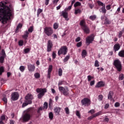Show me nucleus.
Masks as SVG:
<instances>
[{
  "instance_id": "1",
  "label": "nucleus",
  "mask_w": 124,
  "mask_h": 124,
  "mask_svg": "<svg viewBox=\"0 0 124 124\" xmlns=\"http://www.w3.org/2000/svg\"><path fill=\"white\" fill-rule=\"evenodd\" d=\"M7 2H0V14H2V17L0 19L2 24H5L7 21L10 19L11 16L13 15V10L9 7L6 6Z\"/></svg>"
},
{
  "instance_id": "2",
  "label": "nucleus",
  "mask_w": 124,
  "mask_h": 124,
  "mask_svg": "<svg viewBox=\"0 0 124 124\" xmlns=\"http://www.w3.org/2000/svg\"><path fill=\"white\" fill-rule=\"evenodd\" d=\"M33 99V96L32 94L31 93H28L27 95L25 96V103H23L22 104V108H24V107H26V106H28L29 104H31L32 103V100Z\"/></svg>"
},
{
  "instance_id": "3",
  "label": "nucleus",
  "mask_w": 124,
  "mask_h": 124,
  "mask_svg": "<svg viewBox=\"0 0 124 124\" xmlns=\"http://www.w3.org/2000/svg\"><path fill=\"white\" fill-rule=\"evenodd\" d=\"M32 110V108H29L25 111V113L22 117L23 122H29L31 120V112Z\"/></svg>"
},
{
  "instance_id": "4",
  "label": "nucleus",
  "mask_w": 124,
  "mask_h": 124,
  "mask_svg": "<svg viewBox=\"0 0 124 124\" xmlns=\"http://www.w3.org/2000/svg\"><path fill=\"white\" fill-rule=\"evenodd\" d=\"M37 93H38V98L41 99L43 97V96L46 93H47V89L46 88H37L36 90Z\"/></svg>"
},
{
  "instance_id": "5",
  "label": "nucleus",
  "mask_w": 124,
  "mask_h": 124,
  "mask_svg": "<svg viewBox=\"0 0 124 124\" xmlns=\"http://www.w3.org/2000/svg\"><path fill=\"white\" fill-rule=\"evenodd\" d=\"M59 91L61 93H62L65 96L69 95V90L67 87H63L62 86H59Z\"/></svg>"
},
{
  "instance_id": "6",
  "label": "nucleus",
  "mask_w": 124,
  "mask_h": 124,
  "mask_svg": "<svg viewBox=\"0 0 124 124\" xmlns=\"http://www.w3.org/2000/svg\"><path fill=\"white\" fill-rule=\"evenodd\" d=\"M44 32L47 36H51L54 33L53 28L49 27H46L44 28Z\"/></svg>"
},
{
  "instance_id": "7",
  "label": "nucleus",
  "mask_w": 124,
  "mask_h": 124,
  "mask_svg": "<svg viewBox=\"0 0 124 124\" xmlns=\"http://www.w3.org/2000/svg\"><path fill=\"white\" fill-rule=\"evenodd\" d=\"M113 65H114L115 68H116L118 71H122V63L119 59L114 60L113 62Z\"/></svg>"
},
{
  "instance_id": "8",
  "label": "nucleus",
  "mask_w": 124,
  "mask_h": 124,
  "mask_svg": "<svg viewBox=\"0 0 124 124\" xmlns=\"http://www.w3.org/2000/svg\"><path fill=\"white\" fill-rule=\"evenodd\" d=\"M67 50L68 49L66 46H62L58 52V56H61V55H66Z\"/></svg>"
},
{
  "instance_id": "9",
  "label": "nucleus",
  "mask_w": 124,
  "mask_h": 124,
  "mask_svg": "<svg viewBox=\"0 0 124 124\" xmlns=\"http://www.w3.org/2000/svg\"><path fill=\"white\" fill-rule=\"evenodd\" d=\"M82 105L84 106H90L91 105V99L88 98H84L81 101Z\"/></svg>"
},
{
  "instance_id": "10",
  "label": "nucleus",
  "mask_w": 124,
  "mask_h": 124,
  "mask_svg": "<svg viewBox=\"0 0 124 124\" xmlns=\"http://www.w3.org/2000/svg\"><path fill=\"white\" fill-rule=\"evenodd\" d=\"M94 39V36H93V34L88 36L86 38V44H88V45H90L92 42L93 41V40Z\"/></svg>"
},
{
  "instance_id": "11",
  "label": "nucleus",
  "mask_w": 124,
  "mask_h": 124,
  "mask_svg": "<svg viewBox=\"0 0 124 124\" xmlns=\"http://www.w3.org/2000/svg\"><path fill=\"white\" fill-rule=\"evenodd\" d=\"M19 98V93L17 92H14L11 94V99L13 101H16Z\"/></svg>"
},
{
  "instance_id": "12",
  "label": "nucleus",
  "mask_w": 124,
  "mask_h": 124,
  "mask_svg": "<svg viewBox=\"0 0 124 124\" xmlns=\"http://www.w3.org/2000/svg\"><path fill=\"white\" fill-rule=\"evenodd\" d=\"M52 47H53V42L51 40H48L47 44V51L51 52L52 51Z\"/></svg>"
},
{
  "instance_id": "13",
  "label": "nucleus",
  "mask_w": 124,
  "mask_h": 124,
  "mask_svg": "<svg viewBox=\"0 0 124 124\" xmlns=\"http://www.w3.org/2000/svg\"><path fill=\"white\" fill-rule=\"evenodd\" d=\"M27 66L29 72H33L35 70V66L34 64H28Z\"/></svg>"
},
{
  "instance_id": "14",
  "label": "nucleus",
  "mask_w": 124,
  "mask_h": 124,
  "mask_svg": "<svg viewBox=\"0 0 124 124\" xmlns=\"http://www.w3.org/2000/svg\"><path fill=\"white\" fill-rule=\"evenodd\" d=\"M53 70V66L50 65L48 67V71H47V78L50 79L51 78V72H52V70Z\"/></svg>"
},
{
  "instance_id": "15",
  "label": "nucleus",
  "mask_w": 124,
  "mask_h": 124,
  "mask_svg": "<svg viewBox=\"0 0 124 124\" xmlns=\"http://www.w3.org/2000/svg\"><path fill=\"white\" fill-rule=\"evenodd\" d=\"M81 29L84 32H85V33H87V34L90 33V28H89L88 25H85L83 27H81Z\"/></svg>"
},
{
  "instance_id": "16",
  "label": "nucleus",
  "mask_w": 124,
  "mask_h": 124,
  "mask_svg": "<svg viewBox=\"0 0 124 124\" xmlns=\"http://www.w3.org/2000/svg\"><path fill=\"white\" fill-rule=\"evenodd\" d=\"M61 16H63L66 21H68V14L66 12L62 11Z\"/></svg>"
},
{
  "instance_id": "17",
  "label": "nucleus",
  "mask_w": 124,
  "mask_h": 124,
  "mask_svg": "<svg viewBox=\"0 0 124 124\" xmlns=\"http://www.w3.org/2000/svg\"><path fill=\"white\" fill-rule=\"evenodd\" d=\"M61 110H62V108L60 107L54 108V111L55 114H56V115L58 116L59 115H60V113L61 112Z\"/></svg>"
},
{
  "instance_id": "18",
  "label": "nucleus",
  "mask_w": 124,
  "mask_h": 124,
  "mask_svg": "<svg viewBox=\"0 0 124 124\" xmlns=\"http://www.w3.org/2000/svg\"><path fill=\"white\" fill-rule=\"evenodd\" d=\"M105 83L103 81L98 82L95 86V88H101V87H104Z\"/></svg>"
},
{
  "instance_id": "19",
  "label": "nucleus",
  "mask_w": 124,
  "mask_h": 124,
  "mask_svg": "<svg viewBox=\"0 0 124 124\" xmlns=\"http://www.w3.org/2000/svg\"><path fill=\"white\" fill-rule=\"evenodd\" d=\"M121 48V46L120 44H116L114 45L113 47V50L114 51L117 52V51H119Z\"/></svg>"
},
{
  "instance_id": "20",
  "label": "nucleus",
  "mask_w": 124,
  "mask_h": 124,
  "mask_svg": "<svg viewBox=\"0 0 124 124\" xmlns=\"http://www.w3.org/2000/svg\"><path fill=\"white\" fill-rule=\"evenodd\" d=\"M29 34L30 33L29 32V31H25L24 32V34L22 35L23 38H24V39H27V38L29 37Z\"/></svg>"
},
{
  "instance_id": "21",
  "label": "nucleus",
  "mask_w": 124,
  "mask_h": 124,
  "mask_svg": "<svg viewBox=\"0 0 124 124\" xmlns=\"http://www.w3.org/2000/svg\"><path fill=\"white\" fill-rule=\"evenodd\" d=\"M79 25L81 28H83V27L87 26V25H86V21H85V19L81 20L79 23Z\"/></svg>"
},
{
  "instance_id": "22",
  "label": "nucleus",
  "mask_w": 124,
  "mask_h": 124,
  "mask_svg": "<svg viewBox=\"0 0 124 124\" xmlns=\"http://www.w3.org/2000/svg\"><path fill=\"white\" fill-rule=\"evenodd\" d=\"M113 94L114 93H113V92L110 91L108 96V99H112V97H113Z\"/></svg>"
},
{
  "instance_id": "23",
  "label": "nucleus",
  "mask_w": 124,
  "mask_h": 124,
  "mask_svg": "<svg viewBox=\"0 0 124 124\" xmlns=\"http://www.w3.org/2000/svg\"><path fill=\"white\" fill-rule=\"evenodd\" d=\"M86 55H87V51H86V50L85 49L83 50L81 53L82 58H86Z\"/></svg>"
},
{
  "instance_id": "24",
  "label": "nucleus",
  "mask_w": 124,
  "mask_h": 124,
  "mask_svg": "<svg viewBox=\"0 0 124 124\" xmlns=\"http://www.w3.org/2000/svg\"><path fill=\"white\" fill-rule=\"evenodd\" d=\"M118 56H119V57H121V58H124V49L123 50L120 51L118 53Z\"/></svg>"
},
{
  "instance_id": "25",
  "label": "nucleus",
  "mask_w": 124,
  "mask_h": 124,
  "mask_svg": "<svg viewBox=\"0 0 124 124\" xmlns=\"http://www.w3.org/2000/svg\"><path fill=\"white\" fill-rule=\"evenodd\" d=\"M22 27H23V25H22V24L21 23L18 24V25L16 27V33L18 32V31H19V29H21Z\"/></svg>"
},
{
  "instance_id": "26",
  "label": "nucleus",
  "mask_w": 124,
  "mask_h": 124,
  "mask_svg": "<svg viewBox=\"0 0 124 124\" xmlns=\"http://www.w3.org/2000/svg\"><path fill=\"white\" fill-rule=\"evenodd\" d=\"M34 76L35 78H36V79H38V78H40V74L38 73H35L34 74Z\"/></svg>"
},
{
  "instance_id": "27",
  "label": "nucleus",
  "mask_w": 124,
  "mask_h": 124,
  "mask_svg": "<svg viewBox=\"0 0 124 124\" xmlns=\"http://www.w3.org/2000/svg\"><path fill=\"white\" fill-rule=\"evenodd\" d=\"M89 18L90 20H92V21H94L95 19H96V16L93 15V16H91L89 17Z\"/></svg>"
},
{
  "instance_id": "28",
  "label": "nucleus",
  "mask_w": 124,
  "mask_h": 124,
  "mask_svg": "<svg viewBox=\"0 0 124 124\" xmlns=\"http://www.w3.org/2000/svg\"><path fill=\"white\" fill-rule=\"evenodd\" d=\"M70 58V56L69 55H67L64 59L63 60V62H67V61H68L69 60V58Z\"/></svg>"
},
{
  "instance_id": "29",
  "label": "nucleus",
  "mask_w": 124,
  "mask_h": 124,
  "mask_svg": "<svg viewBox=\"0 0 124 124\" xmlns=\"http://www.w3.org/2000/svg\"><path fill=\"white\" fill-rule=\"evenodd\" d=\"M81 12V10L78 9L75 10V14L76 15H77V14H80Z\"/></svg>"
},
{
  "instance_id": "30",
  "label": "nucleus",
  "mask_w": 124,
  "mask_h": 124,
  "mask_svg": "<svg viewBox=\"0 0 124 124\" xmlns=\"http://www.w3.org/2000/svg\"><path fill=\"white\" fill-rule=\"evenodd\" d=\"M98 5H99L100 6H103V7L104 6H105V4L104 3H103V2L100 1H97Z\"/></svg>"
},
{
  "instance_id": "31",
  "label": "nucleus",
  "mask_w": 124,
  "mask_h": 124,
  "mask_svg": "<svg viewBox=\"0 0 124 124\" xmlns=\"http://www.w3.org/2000/svg\"><path fill=\"white\" fill-rule=\"evenodd\" d=\"M48 117L50 120H53V118H54V114H53V112H50L49 113Z\"/></svg>"
},
{
  "instance_id": "32",
  "label": "nucleus",
  "mask_w": 124,
  "mask_h": 124,
  "mask_svg": "<svg viewBox=\"0 0 124 124\" xmlns=\"http://www.w3.org/2000/svg\"><path fill=\"white\" fill-rule=\"evenodd\" d=\"M4 72V67L3 66L0 67V75H1Z\"/></svg>"
},
{
  "instance_id": "33",
  "label": "nucleus",
  "mask_w": 124,
  "mask_h": 124,
  "mask_svg": "<svg viewBox=\"0 0 124 124\" xmlns=\"http://www.w3.org/2000/svg\"><path fill=\"white\" fill-rule=\"evenodd\" d=\"M101 12H102V13H104V14H105L106 13V9H105V6L104 7H102L101 8Z\"/></svg>"
},
{
  "instance_id": "34",
  "label": "nucleus",
  "mask_w": 124,
  "mask_h": 124,
  "mask_svg": "<svg viewBox=\"0 0 124 124\" xmlns=\"http://www.w3.org/2000/svg\"><path fill=\"white\" fill-rule=\"evenodd\" d=\"M30 51H31V48H27L24 49L25 54H28V53H30Z\"/></svg>"
},
{
  "instance_id": "35",
  "label": "nucleus",
  "mask_w": 124,
  "mask_h": 124,
  "mask_svg": "<svg viewBox=\"0 0 124 124\" xmlns=\"http://www.w3.org/2000/svg\"><path fill=\"white\" fill-rule=\"evenodd\" d=\"M58 74H59V76H62V68H59L58 70Z\"/></svg>"
},
{
  "instance_id": "36",
  "label": "nucleus",
  "mask_w": 124,
  "mask_h": 124,
  "mask_svg": "<svg viewBox=\"0 0 124 124\" xmlns=\"http://www.w3.org/2000/svg\"><path fill=\"white\" fill-rule=\"evenodd\" d=\"M5 56H0V63H3V62H4V58Z\"/></svg>"
},
{
  "instance_id": "37",
  "label": "nucleus",
  "mask_w": 124,
  "mask_h": 124,
  "mask_svg": "<svg viewBox=\"0 0 124 124\" xmlns=\"http://www.w3.org/2000/svg\"><path fill=\"white\" fill-rule=\"evenodd\" d=\"M28 32H32L33 31V26H31L28 29V31H27Z\"/></svg>"
},
{
  "instance_id": "38",
  "label": "nucleus",
  "mask_w": 124,
  "mask_h": 124,
  "mask_svg": "<svg viewBox=\"0 0 124 124\" xmlns=\"http://www.w3.org/2000/svg\"><path fill=\"white\" fill-rule=\"evenodd\" d=\"M58 28L59 24H58L57 23H54L53 25V28L54 29V30H57V29H58Z\"/></svg>"
},
{
  "instance_id": "39",
  "label": "nucleus",
  "mask_w": 124,
  "mask_h": 124,
  "mask_svg": "<svg viewBox=\"0 0 124 124\" xmlns=\"http://www.w3.org/2000/svg\"><path fill=\"white\" fill-rule=\"evenodd\" d=\"M52 105H53V100H52V99H49V108H51V107H52Z\"/></svg>"
},
{
  "instance_id": "40",
  "label": "nucleus",
  "mask_w": 124,
  "mask_h": 124,
  "mask_svg": "<svg viewBox=\"0 0 124 124\" xmlns=\"http://www.w3.org/2000/svg\"><path fill=\"white\" fill-rule=\"evenodd\" d=\"M18 45L19 46H23L24 45V41L22 40L19 41Z\"/></svg>"
},
{
  "instance_id": "41",
  "label": "nucleus",
  "mask_w": 124,
  "mask_h": 124,
  "mask_svg": "<svg viewBox=\"0 0 124 124\" xmlns=\"http://www.w3.org/2000/svg\"><path fill=\"white\" fill-rule=\"evenodd\" d=\"M94 66L95 67H98L99 66V63L97 60L95 61Z\"/></svg>"
},
{
  "instance_id": "42",
  "label": "nucleus",
  "mask_w": 124,
  "mask_h": 124,
  "mask_svg": "<svg viewBox=\"0 0 124 124\" xmlns=\"http://www.w3.org/2000/svg\"><path fill=\"white\" fill-rule=\"evenodd\" d=\"M47 108H48V103H47V102H45L43 109H47Z\"/></svg>"
},
{
  "instance_id": "43",
  "label": "nucleus",
  "mask_w": 124,
  "mask_h": 124,
  "mask_svg": "<svg viewBox=\"0 0 124 124\" xmlns=\"http://www.w3.org/2000/svg\"><path fill=\"white\" fill-rule=\"evenodd\" d=\"M25 67L24 66H20L19 67V70L21 72H23V71H25Z\"/></svg>"
},
{
  "instance_id": "44",
  "label": "nucleus",
  "mask_w": 124,
  "mask_h": 124,
  "mask_svg": "<svg viewBox=\"0 0 124 124\" xmlns=\"http://www.w3.org/2000/svg\"><path fill=\"white\" fill-rule=\"evenodd\" d=\"M124 74H121L119 75V80H124Z\"/></svg>"
},
{
  "instance_id": "45",
  "label": "nucleus",
  "mask_w": 124,
  "mask_h": 124,
  "mask_svg": "<svg viewBox=\"0 0 124 124\" xmlns=\"http://www.w3.org/2000/svg\"><path fill=\"white\" fill-rule=\"evenodd\" d=\"M65 112L67 115H69V108H65Z\"/></svg>"
},
{
  "instance_id": "46",
  "label": "nucleus",
  "mask_w": 124,
  "mask_h": 124,
  "mask_svg": "<svg viewBox=\"0 0 124 124\" xmlns=\"http://www.w3.org/2000/svg\"><path fill=\"white\" fill-rule=\"evenodd\" d=\"M80 5H81V3L80 2H77L74 4L75 7H77V6H80Z\"/></svg>"
},
{
  "instance_id": "47",
  "label": "nucleus",
  "mask_w": 124,
  "mask_h": 124,
  "mask_svg": "<svg viewBox=\"0 0 124 124\" xmlns=\"http://www.w3.org/2000/svg\"><path fill=\"white\" fill-rule=\"evenodd\" d=\"M42 11H43V10L42 9H38L37 10V16H39V14H40V13H41V12H42Z\"/></svg>"
},
{
  "instance_id": "48",
  "label": "nucleus",
  "mask_w": 124,
  "mask_h": 124,
  "mask_svg": "<svg viewBox=\"0 0 124 124\" xmlns=\"http://www.w3.org/2000/svg\"><path fill=\"white\" fill-rule=\"evenodd\" d=\"M88 5L90 7V8H91V9H93V7H94V4L88 3Z\"/></svg>"
},
{
  "instance_id": "49",
  "label": "nucleus",
  "mask_w": 124,
  "mask_h": 124,
  "mask_svg": "<svg viewBox=\"0 0 124 124\" xmlns=\"http://www.w3.org/2000/svg\"><path fill=\"white\" fill-rule=\"evenodd\" d=\"M76 114L79 119H81V115L80 114V112H79V111L77 110Z\"/></svg>"
},
{
  "instance_id": "50",
  "label": "nucleus",
  "mask_w": 124,
  "mask_h": 124,
  "mask_svg": "<svg viewBox=\"0 0 124 124\" xmlns=\"http://www.w3.org/2000/svg\"><path fill=\"white\" fill-rule=\"evenodd\" d=\"M43 109H44L43 108L40 107L38 109L37 113H38L39 114H40V112H41V111H42V110H43Z\"/></svg>"
},
{
  "instance_id": "51",
  "label": "nucleus",
  "mask_w": 124,
  "mask_h": 124,
  "mask_svg": "<svg viewBox=\"0 0 124 124\" xmlns=\"http://www.w3.org/2000/svg\"><path fill=\"white\" fill-rule=\"evenodd\" d=\"M1 54H2V56L6 57V55L5 54V51H4V49H2Z\"/></svg>"
},
{
  "instance_id": "52",
  "label": "nucleus",
  "mask_w": 124,
  "mask_h": 124,
  "mask_svg": "<svg viewBox=\"0 0 124 124\" xmlns=\"http://www.w3.org/2000/svg\"><path fill=\"white\" fill-rule=\"evenodd\" d=\"M105 23L107 24V25H110V24H111V22H110V21H109V20H108V19L106 18Z\"/></svg>"
},
{
  "instance_id": "53",
  "label": "nucleus",
  "mask_w": 124,
  "mask_h": 124,
  "mask_svg": "<svg viewBox=\"0 0 124 124\" xmlns=\"http://www.w3.org/2000/svg\"><path fill=\"white\" fill-rule=\"evenodd\" d=\"M103 99V96L102 95H99L98 97V99L100 101H101L102 99Z\"/></svg>"
},
{
  "instance_id": "54",
  "label": "nucleus",
  "mask_w": 124,
  "mask_h": 124,
  "mask_svg": "<svg viewBox=\"0 0 124 124\" xmlns=\"http://www.w3.org/2000/svg\"><path fill=\"white\" fill-rule=\"evenodd\" d=\"M72 8V5H70L68 8L65 9V11H67L68 10H70Z\"/></svg>"
},
{
  "instance_id": "55",
  "label": "nucleus",
  "mask_w": 124,
  "mask_h": 124,
  "mask_svg": "<svg viewBox=\"0 0 124 124\" xmlns=\"http://www.w3.org/2000/svg\"><path fill=\"white\" fill-rule=\"evenodd\" d=\"M0 121H4L5 120V115H3L0 117Z\"/></svg>"
},
{
  "instance_id": "56",
  "label": "nucleus",
  "mask_w": 124,
  "mask_h": 124,
  "mask_svg": "<svg viewBox=\"0 0 124 124\" xmlns=\"http://www.w3.org/2000/svg\"><path fill=\"white\" fill-rule=\"evenodd\" d=\"M88 113H90L91 114H94V113H95V111L94 109H91L88 111Z\"/></svg>"
},
{
  "instance_id": "57",
  "label": "nucleus",
  "mask_w": 124,
  "mask_h": 124,
  "mask_svg": "<svg viewBox=\"0 0 124 124\" xmlns=\"http://www.w3.org/2000/svg\"><path fill=\"white\" fill-rule=\"evenodd\" d=\"M120 103H119V102H116L114 104L115 107H116V108L120 107Z\"/></svg>"
},
{
  "instance_id": "58",
  "label": "nucleus",
  "mask_w": 124,
  "mask_h": 124,
  "mask_svg": "<svg viewBox=\"0 0 124 124\" xmlns=\"http://www.w3.org/2000/svg\"><path fill=\"white\" fill-rule=\"evenodd\" d=\"M77 46L79 47H81V46H82V42H80L77 43Z\"/></svg>"
},
{
  "instance_id": "59",
  "label": "nucleus",
  "mask_w": 124,
  "mask_h": 124,
  "mask_svg": "<svg viewBox=\"0 0 124 124\" xmlns=\"http://www.w3.org/2000/svg\"><path fill=\"white\" fill-rule=\"evenodd\" d=\"M106 9L107 10H110L111 9V5H107Z\"/></svg>"
},
{
  "instance_id": "60",
  "label": "nucleus",
  "mask_w": 124,
  "mask_h": 124,
  "mask_svg": "<svg viewBox=\"0 0 124 124\" xmlns=\"http://www.w3.org/2000/svg\"><path fill=\"white\" fill-rule=\"evenodd\" d=\"M56 56H57V54H56L55 52H53L52 53V58H53V59H56Z\"/></svg>"
},
{
  "instance_id": "61",
  "label": "nucleus",
  "mask_w": 124,
  "mask_h": 124,
  "mask_svg": "<svg viewBox=\"0 0 124 124\" xmlns=\"http://www.w3.org/2000/svg\"><path fill=\"white\" fill-rule=\"evenodd\" d=\"M87 78H88V81H91V80H92V79H93V77L91 76H88L87 77Z\"/></svg>"
},
{
  "instance_id": "62",
  "label": "nucleus",
  "mask_w": 124,
  "mask_h": 124,
  "mask_svg": "<svg viewBox=\"0 0 124 124\" xmlns=\"http://www.w3.org/2000/svg\"><path fill=\"white\" fill-rule=\"evenodd\" d=\"M81 40V38L80 37H78L76 39V42H79Z\"/></svg>"
},
{
  "instance_id": "63",
  "label": "nucleus",
  "mask_w": 124,
  "mask_h": 124,
  "mask_svg": "<svg viewBox=\"0 0 124 124\" xmlns=\"http://www.w3.org/2000/svg\"><path fill=\"white\" fill-rule=\"evenodd\" d=\"M2 100L5 103H7V98L4 97L2 98Z\"/></svg>"
},
{
  "instance_id": "64",
  "label": "nucleus",
  "mask_w": 124,
  "mask_h": 124,
  "mask_svg": "<svg viewBox=\"0 0 124 124\" xmlns=\"http://www.w3.org/2000/svg\"><path fill=\"white\" fill-rule=\"evenodd\" d=\"M94 80H92L90 82V86H93L94 85Z\"/></svg>"
}]
</instances>
